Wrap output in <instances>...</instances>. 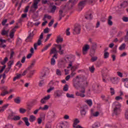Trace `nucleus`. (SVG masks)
<instances>
[{
    "instance_id": "nucleus-1",
    "label": "nucleus",
    "mask_w": 128,
    "mask_h": 128,
    "mask_svg": "<svg viewBox=\"0 0 128 128\" xmlns=\"http://www.w3.org/2000/svg\"><path fill=\"white\" fill-rule=\"evenodd\" d=\"M112 106L114 114H116V116H118L122 112V104L118 102H116L113 103Z\"/></svg>"
},
{
    "instance_id": "nucleus-2",
    "label": "nucleus",
    "mask_w": 128,
    "mask_h": 128,
    "mask_svg": "<svg viewBox=\"0 0 128 128\" xmlns=\"http://www.w3.org/2000/svg\"><path fill=\"white\" fill-rule=\"evenodd\" d=\"M44 38V33H42L36 43L34 44V50H38V46L42 44V40Z\"/></svg>"
},
{
    "instance_id": "nucleus-3",
    "label": "nucleus",
    "mask_w": 128,
    "mask_h": 128,
    "mask_svg": "<svg viewBox=\"0 0 128 128\" xmlns=\"http://www.w3.org/2000/svg\"><path fill=\"white\" fill-rule=\"evenodd\" d=\"M40 2V0H34L33 4H32L31 8H34V10H38V3Z\"/></svg>"
},
{
    "instance_id": "nucleus-4",
    "label": "nucleus",
    "mask_w": 128,
    "mask_h": 128,
    "mask_svg": "<svg viewBox=\"0 0 128 128\" xmlns=\"http://www.w3.org/2000/svg\"><path fill=\"white\" fill-rule=\"evenodd\" d=\"M54 84L55 82L53 80L50 82L48 84L50 86V88L47 90V92L50 93L52 92V90H54V87L52 86H56V84Z\"/></svg>"
},
{
    "instance_id": "nucleus-5",
    "label": "nucleus",
    "mask_w": 128,
    "mask_h": 128,
    "mask_svg": "<svg viewBox=\"0 0 128 128\" xmlns=\"http://www.w3.org/2000/svg\"><path fill=\"white\" fill-rule=\"evenodd\" d=\"M84 92H86V90L83 89L82 90H80V92H76V96H80V98H84L86 95L84 94Z\"/></svg>"
},
{
    "instance_id": "nucleus-6",
    "label": "nucleus",
    "mask_w": 128,
    "mask_h": 128,
    "mask_svg": "<svg viewBox=\"0 0 128 128\" xmlns=\"http://www.w3.org/2000/svg\"><path fill=\"white\" fill-rule=\"evenodd\" d=\"M66 45L65 44H64L62 46L60 44L58 45V48L59 50V54H64V50L62 48H66Z\"/></svg>"
},
{
    "instance_id": "nucleus-7",
    "label": "nucleus",
    "mask_w": 128,
    "mask_h": 128,
    "mask_svg": "<svg viewBox=\"0 0 128 128\" xmlns=\"http://www.w3.org/2000/svg\"><path fill=\"white\" fill-rule=\"evenodd\" d=\"M86 0L81 1L78 4V8L80 10H82L84 8V6H86Z\"/></svg>"
},
{
    "instance_id": "nucleus-8",
    "label": "nucleus",
    "mask_w": 128,
    "mask_h": 128,
    "mask_svg": "<svg viewBox=\"0 0 128 128\" xmlns=\"http://www.w3.org/2000/svg\"><path fill=\"white\" fill-rule=\"evenodd\" d=\"M74 34H80V26H78L74 29Z\"/></svg>"
},
{
    "instance_id": "nucleus-9",
    "label": "nucleus",
    "mask_w": 128,
    "mask_h": 128,
    "mask_svg": "<svg viewBox=\"0 0 128 128\" xmlns=\"http://www.w3.org/2000/svg\"><path fill=\"white\" fill-rule=\"evenodd\" d=\"M50 98V96L48 95L47 96H46L40 100V103L42 104H46V101L48 100V99Z\"/></svg>"
},
{
    "instance_id": "nucleus-10",
    "label": "nucleus",
    "mask_w": 128,
    "mask_h": 128,
    "mask_svg": "<svg viewBox=\"0 0 128 128\" xmlns=\"http://www.w3.org/2000/svg\"><path fill=\"white\" fill-rule=\"evenodd\" d=\"M34 31L30 32V34L27 37V38L26 39V40L28 42H30V40H32V38H34Z\"/></svg>"
},
{
    "instance_id": "nucleus-11",
    "label": "nucleus",
    "mask_w": 128,
    "mask_h": 128,
    "mask_svg": "<svg viewBox=\"0 0 128 128\" xmlns=\"http://www.w3.org/2000/svg\"><path fill=\"white\" fill-rule=\"evenodd\" d=\"M128 6V2L126 1H124L122 3L120 4L119 6V8H126Z\"/></svg>"
},
{
    "instance_id": "nucleus-12",
    "label": "nucleus",
    "mask_w": 128,
    "mask_h": 128,
    "mask_svg": "<svg viewBox=\"0 0 128 128\" xmlns=\"http://www.w3.org/2000/svg\"><path fill=\"white\" fill-rule=\"evenodd\" d=\"M48 116L50 120H54L56 118V113L54 111H52L49 113Z\"/></svg>"
},
{
    "instance_id": "nucleus-13",
    "label": "nucleus",
    "mask_w": 128,
    "mask_h": 128,
    "mask_svg": "<svg viewBox=\"0 0 128 128\" xmlns=\"http://www.w3.org/2000/svg\"><path fill=\"white\" fill-rule=\"evenodd\" d=\"M56 56H58V54H55L52 58L51 62H50L52 66H54L56 64V60H54V58L56 59L58 58V57Z\"/></svg>"
},
{
    "instance_id": "nucleus-14",
    "label": "nucleus",
    "mask_w": 128,
    "mask_h": 128,
    "mask_svg": "<svg viewBox=\"0 0 128 128\" xmlns=\"http://www.w3.org/2000/svg\"><path fill=\"white\" fill-rule=\"evenodd\" d=\"M90 48V45L86 44L85 45L83 48H82V52L84 54H86V52H88V50Z\"/></svg>"
},
{
    "instance_id": "nucleus-15",
    "label": "nucleus",
    "mask_w": 128,
    "mask_h": 128,
    "mask_svg": "<svg viewBox=\"0 0 128 128\" xmlns=\"http://www.w3.org/2000/svg\"><path fill=\"white\" fill-rule=\"evenodd\" d=\"M36 59L33 60L32 61V63L30 66L28 68L27 70H32L34 66V65L36 64Z\"/></svg>"
},
{
    "instance_id": "nucleus-16",
    "label": "nucleus",
    "mask_w": 128,
    "mask_h": 128,
    "mask_svg": "<svg viewBox=\"0 0 128 128\" xmlns=\"http://www.w3.org/2000/svg\"><path fill=\"white\" fill-rule=\"evenodd\" d=\"M30 53L29 54H28L27 55V58H32V54H34V48H31L30 50Z\"/></svg>"
},
{
    "instance_id": "nucleus-17",
    "label": "nucleus",
    "mask_w": 128,
    "mask_h": 128,
    "mask_svg": "<svg viewBox=\"0 0 128 128\" xmlns=\"http://www.w3.org/2000/svg\"><path fill=\"white\" fill-rule=\"evenodd\" d=\"M118 77H113L110 78V80L112 84H118Z\"/></svg>"
},
{
    "instance_id": "nucleus-18",
    "label": "nucleus",
    "mask_w": 128,
    "mask_h": 128,
    "mask_svg": "<svg viewBox=\"0 0 128 128\" xmlns=\"http://www.w3.org/2000/svg\"><path fill=\"white\" fill-rule=\"evenodd\" d=\"M91 48L92 50L96 52V50L98 48V44L96 42H93L91 46Z\"/></svg>"
},
{
    "instance_id": "nucleus-19",
    "label": "nucleus",
    "mask_w": 128,
    "mask_h": 128,
    "mask_svg": "<svg viewBox=\"0 0 128 128\" xmlns=\"http://www.w3.org/2000/svg\"><path fill=\"white\" fill-rule=\"evenodd\" d=\"M16 116V112H12L10 113L8 116V120H13L14 118V116Z\"/></svg>"
},
{
    "instance_id": "nucleus-20",
    "label": "nucleus",
    "mask_w": 128,
    "mask_h": 128,
    "mask_svg": "<svg viewBox=\"0 0 128 128\" xmlns=\"http://www.w3.org/2000/svg\"><path fill=\"white\" fill-rule=\"evenodd\" d=\"M16 30L14 28L12 29L9 35L10 38H14V32H16Z\"/></svg>"
},
{
    "instance_id": "nucleus-21",
    "label": "nucleus",
    "mask_w": 128,
    "mask_h": 128,
    "mask_svg": "<svg viewBox=\"0 0 128 128\" xmlns=\"http://www.w3.org/2000/svg\"><path fill=\"white\" fill-rule=\"evenodd\" d=\"M20 96H18L14 99V102L17 104H20Z\"/></svg>"
},
{
    "instance_id": "nucleus-22",
    "label": "nucleus",
    "mask_w": 128,
    "mask_h": 128,
    "mask_svg": "<svg viewBox=\"0 0 128 128\" xmlns=\"http://www.w3.org/2000/svg\"><path fill=\"white\" fill-rule=\"evenodd\" d=\"M36 120V118L34 116L31 115L30 116L29 120L30 122H34Z\"/></svg>"
},
{
    "instance_id": "nucleus-23",
    "label": "nucleus",
    "mask_w": 128,
    "mask_h": 128,
    "mask_svg": "<svg viewBox=\"0 0 128 128\" xmlns=\"http://www.w3.org/2000/svg\"><path fill=\"white\" fill-rule=\"evenodd\" d=\"M68 68H71L72 70H76V68H75L74 66H72V62H70V64L68 65Z\"/></svg>"
},
{
    "instance_id": "nucleus-24",
    "label": "nucleus",
    "mask_w": 128,
    "mask_h": 128,
    "mask_svg": "<svg viewBox=\"0 0 128 128\" xmlns=\"http://www.w3.org/2000/svg\"><path fill=\"white\" fill-rule=\"evenodd\" d=\"M23 120H24L26 126H30V122H28V118L25 117L24 118H22Z\"/></svg>"
},
{
    "instance_id": "nucleus-25",
    "label": "nucleus",
    "mask_w": 128,
    "mask_h": 128,
    "mask_svg": "<svg viewBox=\"0 0 128 128\" xmlns=\"http://www.w3.org/2000/svg\"><path fill=\"white\" fill-rule=\"evenodd\" d=\"M85 18H86V20H90L92 18V15L91 13H88L85 16Z\"/></svg>"
},
{
    "instance_id": "nucleus-26",
    "label": "nucleus",
    "mask_w": 128,
    "mask_h": 128,
    "mask_svg": "<svg viewBox=\"0 0 128 128\" xmlns=\"http://www.w3.org/2000/svg\"><path fill=\"white\" fill-rule=\"evenodd\" d=\"M56 6H53L50 12L51 14H54L56 12Z\"/></svg>"
},
{
    "instance_id": "nucleus-27",
    "label": "nucleus",
    "mask_w": 128,
    "mask_h": 128,
    "mask_svg": "<svg viewBox=\"0 0 128 128\" xmlns=\"http://www.w3.org/2000/svg\"><path fill=\"white\" fill-rule=\"evenodd\" d=\"M52 46V44L50 43L46 45L42 50V52H45V50H46L50 46Z\"/></svg>"
},
{
    "instance_id": "nucleus-28",
    "label": "nucleus",
    "mask_w": 128,
    "mask_h": 128,
    "mask_svg": "<svg viewBox=\"0 0 128 128\" xmlns=\"http://www.w3.org/2000/svg\"><path fill=\"white\" fill-rule=\"evenodd\" d=\"M112 16H109L108 18V26H112Z\"/></svg>"
},
{
    "instance_id": "nucleus-29",
    "label": "nucleus",
    "mask_w": 128,
    "mask_h": 128,
    "mask_svg": "<svg viewBox=\"0 0 128 128\" xmlns=\"http://www.w3.org/2000/svg\"><path fill=\"white\" fill-rule=\"evenodd\" d=\"M56 42L58 44H60V42H64V38H60V36H58L57 37Z\"/></svg>"
},
{
    "instance_id": "nucleus-30",
    "label": "nucleus",
    "mask_w": 128,
    "mask_h": 128,
    "mask_svg": "<svg viewBox=\"0 0 128 128\" xmlns=\"http://www.w3.org/2000/svg\"><path fill=\"white\" fill-rule=\"evenodd\" d=\"M100 122H96L92 125V128H100Z\"/></svg>"
},
{
    "instance_id": "nucleus-31",
    "label": "nucleus",
    "mask_w": 128,
    "mask_h": 128,
    "mask_svg": "<svg viewBox=\"0 0 128 128\" xmlns=\"http://www.w3.org/2000/svg\"><path fill=\"white\" fill-rule=\"evenodd\" d=\"M79 122L80 120H78V118H76L74 121L73 127L76 128V124H79Z\"/></svg>"
},
{
    "instance_id": "nucleus-32",
    "label": "nucleus",
    "mask_w": 128,
    "mask_h": 128,
    "mask_svg": "<svg viewBox=\"0 0 128 128\" xmlns=\"http://www.w3.org/2000/svg\"><path fill=\"white\" fill-rule=\"evenodd\" d=\"M56 53H57L56 49V48H54L51 50L50 52V54H57Z\"/></svg>"
},
{
    "instance_id": "nucleus-33",
    "label": "nucleus",
    "mask_w": 128,
    "mask_h": 128,
    "mask_svg": "<svg viewBox=\"0 0 128 128\" xmlns=\"http://www.w3.org/2000/svg\"><path fill=\"white\" fill-rule=\"evenodd\" d=\"M80 114L82 116H84L86 114V112L85 108H82V110H80Z\"/></svg>"
},
{
    "instance_id": "nucleus-34",
    "label": "nucleus",
    "mask_w": 128,
    "mask_h": 128,
    "mask_svg": "<svg viewBox=\"0 0 128 128\" xmlns=\"http://www.w3.org/2000/svg\"><path fill=\"white\" fill-rule=\"evenodd\" d=\"M12 64H14V60H12L9 61V62H8V68L9 70H10V68H12Z\"/></svg>"
},
{
    "instance_id": "nucleus-35",
    "label": "nucleus",
    "mask_w": 128,
    "mask_h": 128,
    "mask_svg": "<svg viewBox=\"0 0 128 128\" xmlns=\"http://www.w3.org/2000/svg\"><path fill=\"white\" fill-rule=\"evenodd\" d=\"M26 112V109L24 108H20L19 109V112H20V114H24Z\"/></svg>"
},
{
    "instance_id": "nucleus-36",
    "label": "nucleus",
    "mask_w": 128,
    "mask_h": 128,
    "mask_svg": "<svg viewBox=\"0 0 128 128\" xmlns=\"http://www.w3.org/2000/svg\"><path fill=\"white\" fill-rule=\"evenodd\" d=\"M85 102L88 105H89L90 106H92V100H86Z\"/></svg>"
},
{
    "instance_id": "nucleus-37",
    "label": "nucleus",
    "mask_w": 128,
    "mask_h": 128,
    "mask_svg": "<svg viewBox=\"0 0 128 128\" xmlns=\"http://www.w3.org/2000/svg\"><path fill=\"white\" fill-rule=\"evenodd\" d=\"M126 44H122L119 48L120 50H122L126 48Z\"/></svg>"
},
{
    "instance_id": "nucleus-38",
    "label": "nucleus",
    "mask_w": 128,
    "mask_h": 128,
    "mask_svg": "<svg viewBox=\"0 0 128 128\" xmlns=\"http://www.w3.org/2000/svg\"><path fill=\"white\" fill-rule=\"evenodd\" d=\"M56 96L60 98V96H62V92L60 90H56Z\"/></svg>"
},
{
    "instance_id": "nucleus-39",
    "label": "nucleus",
    "mask_w": 128,
    "mask_h": 128,
    "mask_svg": "<svg viewBox=\"0 0 128 128\" xmlns=\"http://www.w3.org/2000/svg\"><path fill=\"white\" fill-rule=\"evenodd\" d=\"M20 76H22V74H17L16 76L14 78L13 81L16 82V80H18V78H20Z\"/></svg>"
},
{
    "instance_id": "nucleus-40",
    "label": "nucleus",
    "mask_w": 128,
    "mask_h": 128,
    "mask_svg": "<svg viewBox=\"0 0 128 128\" xmlns=\"http://www.w3.org/2000/svg\"><path fill=\"white\" fill-rule=\"evenodd\" d=\"M8 34V30H2L1 34L2 36H6V34Z\"/></svg>"
},
{
    "instance_id": "nucleus-41",
    "label": "nucleus",
    "mask_w": 128,
    "mask_h": 128,
    "mask_svg": "<svg viewBox=\"0 0 128 128\" xmlns=\"http://www.w3.org/2000/svg\"><path fill=\"white\" fill-rule=\"evenodd\" d=\"M63 90L64 92H68V84H66L65 86H64Z\"/></svg>"
},
{
    "instance_id": "nucleus-42",
    "label": "nucleus",
    "mask_w": 128,
    "mask_h": 128,
    "mask_svg": "<svg viewBox=\"0 0 128 128\" xmlns=\"http://www.w3.org/2000/svg\"><path fill=\"white\" fill-rule=\"evenodd\" d=\"M94 66H92L91 67H89V70L90 72L94 73Z\"/></svg>"
},
{
    "instance_id": "nucleus-43",
    "label": "nucleus",
    "mask_w": 128,
    "mask_h": 128,
    "mask_svg": "<svg viewBox=\"0 0 128 128\" xmlns=\"http://www.w3.org/2000/svg\"><path fill=\"white\" fill-rule=\"evenodd\" d=\"M14 52L12 50H11L10 54V60H12V58H14Z\"/></svg>"
},
{
    "instance_id": "nucleus-44",
    "label": "nucleus",
    "mask_w": 128,
    "mask_h": 128,
    "mask_svg": "<svg viewBox=\"0 0 128 128\" xmlns=\"http://www.w3.org/2000/svg\"><path fill=\"white\" fill-rule=\"evenodd\" d=\"M78 3V0H74L72 2V4H71V8H74V5Z\"/></svg>"
},
{
    "instance_id": "nucleus-45",
    "label": "nucleus",
    "mask_w": 128,
    "mask_h": 128,
    "mask_svg": "<svg viewBox=\"0 0 128 128\" xmlns=\"http://www.w3.org/2000/svg\"><path fill=\"white\" fill-rule=\"evenodd\" d=\"M67 98H74V95L73 94H70L68 93H67L66 94Z\"/></svg>"
},
{
    "instance_id": "nucleus-46",
    "label": "nucleus",
    "mask_w": 128,
    "mask_h": 128,
    "mask_svg": "<svg viewBox=\"0 0 128 128\" xmlns=\"http://www.w3.org/2000/svg\"><path fill=\"white\" fill-rule=\"evenodd\" d=\"M8 60V57H6L4 60L1 62L2 64L4 66V64H6V62Z\"/></svg>"
},
{
    "instance_id": "nucleus-47",
    "label": "nucleus",
    "mask_w": 128,
    "mask_h": 128,
    "mask_svg": "<svg viewBox=\"0 0 128 128\" xmlns=\"http://www.w3.org/2000/svg\"><path fill=\"white\" fill-rule=\"evenodd\" d=\"M84 78V76H76V80H80V82H83L82 79Z\"/></svg>"
},
{
    "instance_id": "nucleus-48",
    "label": "nucleus",
    "mask_w": 128,
    "mask_h": 128,
    "mask_svg": "<svg viewBox=\"0 0 128 128\" xmlns=\"http://www.w3.org/2000/svg\"><path fill=\"white\" fill-rule=\"evenodd\" d=\"M56 76H62V72L60 71V69H57L56 70Z\"/></svg>"
},
{
    "instance_id": "nucleus-49",
    "label": "nucleus",
    "mask_w": 128,
    "mask_h": 128,
    "mask_svg": "<svg viewBox=\"0 0 128 128\" xmlns=\"http://www.w3.org/2000/svg\"><path fill=\"white\" fill-rule=\"evenodd\" d=\"M110 56L108 52H104V58H108Z\"/></svg>"
},
{
    "instance_id": "nucleus-50",
    "label": "nucleus",
    "mask_w": 128,
    "mask_h": 128,
    "mask_svg": "<svg viewBox=\"0 0 128 128\" xmlns=\"http://www.w3.org/2000/svg\"><path fill=\"white\" fill-rule=\"evenodd\" d=\"M6 94H8V92L4 91L1 93L0 96H6Z\"/></svg>"
},
{
    "instance_id": "nucleus-51",
    "label": "nucleus",
    "mask_w": 128,
    "mask_h": 128,
    "mask_svg": "<svg viewBox=\"0 0 128 128\" xmlns=\"http://www.w3.org/2000/svg\"><path fill=\"white\" fill-rule=\"evenodd\" d=\"M4 8V4L2 2H0V10Z\"/></svg>"
},
{
    "instance_id": "nucleus-52",
    "label": "nucleus",
    "mask_w": 128,
    "mask_h": 128,
    "mask_svg": "<svg viewBox=\"0 0 128 128\" xmlns=\"http://www.w3.org/2000/svg\"><path fill=\"white\" fill-rule=\"evenodd\" d=\"M70 28H68L66 30V36H70Z\"/></svg>"
},
{
    "instance_id": "nucleus-53",
    "label": "nucleus",
    "mask_w": 128,
    "mask_h": 128,
    "mask_svg": "<svg viewBox=\"0 0 128 128\" xmlns=\"http://www.w3.org/2000/svg\"><path fill=\"white\" fill-rule=\"evenodd\" d=\"M20 120V117L18 116H15L13 118V120Z\"/></svg>"
},
{
    "instance_id": "nucleus-54",
    "label": "nucleus",
    "mask_w": 128,
    "mask_h": 128,
    "mask_svg": "<svg viewBox=\"0 0 128 128\" xmlns=\"http://www.w3.org/2000/svg\"><path fill=\"white\" fill-rule=\"evenodd\" d=\"M61 128H67L68 126H66V123L62 122L60 126Z\"/></svg>"
},
{
    "instance_id": "nucleus-55",
    "label": "nucleus",
    "mask_w": 128,
    "mask_h": 128,
    "mask_svg": "<svg viewBox=\"0 0 128 128\" xmlns=\"http://www.w3.org/2000/svg\"><path fill=\"white\" fill-rule=\"evenodd\" d=\"M16 66H18V68H22V64L20 63V61H18L17 63L16 64Z\"/></svg>"
},
{
    "instance_id": "nucleus-56",
    "label": "nucleus",
    "mask_w": 128,
    "mask_h": 128,
    "mask_svg": "<svg viewBox=\"0 0 128 128\" xmlns=\"http://www.w3.org/2000/svg\"><path fill=\"white\" fill-rule=\"evenodd\" d=\"M124 116L126 120H128V108L126 110Z\"/></svg>"
},
{
    "instance_id": "nucleus-57",
    "label": "nucleus",
    "mask_w": 128,
    "mask_h": 128,
    "mask_svg": "<svg viewBox=\"0 0 128 128\" xmlns=\"http://www.w3.org/2000/svg\"><path fill=\"white\" fill-rule=\"evenodd\" d=\"M98 60V56H92L91 58V60L92 62H96V60Z\"/></svg>"
},
{
    "instance_id": "nucleus-58",
    "label": "nucleus",
    "mask_w": 128,
    "mask_h": 128,
    "mask_svg": "<svg viewBox=\"0 0 128 128\" xmlns=\"http://www.w3.org/2000/svg\"><path fill=\"white\" fill-rule=\"evenodd\" d=\"M44 84V80H42L40 82L39 86H42Z\"/></svg>"
},
{
    "instance_id": "nucleus-59",
    "label": "nucleus",
    "mask_w": 128,
    "mask_h": 128,
    "mask_svg": "<svg viewBox=\"0 0 128 128\" xmlns=\"http://www.w3.org/2000/svg\"><path fill=\"white\" fill-rule=\"evenodd\" d=\"M116 100H122V97L121 96H117L115 98Z\"/></svg>"
},
{
    "instance_id": "nucleus-60",
    "label": "nucleus",
    "mask_w": 128,
    "mask_h": 128,
    "mask_svg": "<svg viewBox=\"0 0 128 128\" xmlns=\"http://www.w3.org/2000/svg\"><path fill=\"white\" fill-rule=\"evenodd\" d=\"M62 14H64V11H62V10H60L59 16H62V18H64V15Z\"/></svg>"
},
{
    "instance_id": "nucleus-61",
    "label": "nucleus",
    "mask_w": 128,
    "mask_h": 128,
    "mask_svg": "<svg viewBox=\"0 0 128 128\" xmlns=\"http://www.w3.org/2000/svg\"><path fill=\"white\" fill-rule=\"evenodd\" d=\"M6 22H8V19L4 20L2 22V26H6Z\"/></svg>"
},
{
    "instance_id": "nucleus-62",
    "label": "nucleus",
    "mask_w": 128,
    "mask_h": 128,
    "mask_svg": "<svg viewBox=\"0 0 128 128\" xmlns=\"http://www.w3.org/2000/svg\"><path fill=\"white\" fill-rule=\"evenodd\" d=\"M110 91L112 96H114V88H110Z\"/></svg>"
},
{
    "instance_id": "nucleus-63",
    "label": "nucleus",
    "mask_w": 128,
    "mask_h": 128,
    "mask_svg": "<svg viewBox=\"0 0 128 128\" xmlns=\"http://www.w3.org/2000/svg\"><path fill=\"white\" fill-rule=\"evenodd\" d=\"M93 116H100V112H95L94 113H93Z\"/></svg>"
},
{
    "instance_id": "nucleus-64",
    "label": "nucleus",
    "mask_w": 128,
    "mask_h": 128,
    "mask_svg": "<svg viewBox=\"0 0 128 128\" xmlns=\"http://www.w3.org/2000/svg\"><path fill=\"white\" fill-rule=\"evenodd\" d=\"M122 20L126 22H128V17H123Z\"/></svg>"
}]
</instances>
